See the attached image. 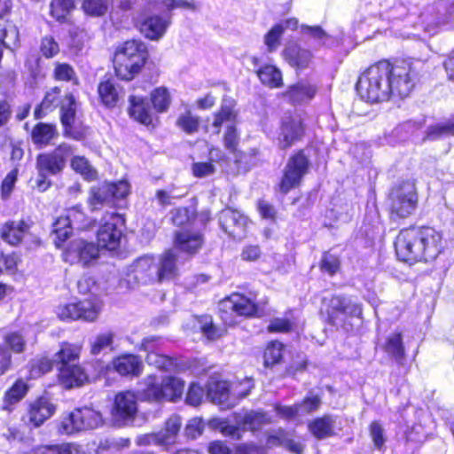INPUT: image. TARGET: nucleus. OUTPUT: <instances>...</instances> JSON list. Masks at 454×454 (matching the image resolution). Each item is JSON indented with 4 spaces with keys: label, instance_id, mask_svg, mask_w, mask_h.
<instances>
[{
    "label": "nucleus",
    "instance_id": "obj_1",
    "mask_svg": "<svg viewBox=\"0 0 454 454\" xmlns=\"http://www.w3.org/2000/svg\"><path fill=\"white\" fill-rule=\"evenodd\" d=\"M417 78L418 74L411 63L392 65L383 60L371 66L360 75L356 90L365 101L385 102L392 96H408Z\"/></svg>",
    "mask_w": 454,
    "mask_h": 454
},
{
    "label": "nucleus",
    "instance_id": "obj_2",
    "mask_svg": "<svg viewBox=\"0 0 454 454\" xmlns=\"http://www.w3.org/2000/svg\"><path fill=\"white\" fill-rule=\"evenodd\" d=\"M395 248L400 261L432 262L443 251L444 242L442 232L433 227H412L400 231Z\"/></svg>",
    "mask_w": 454,
    "mask_h": 454
},
{
    "label": "nucleus",
    "instance_id": "obj_3",
    "mask_svg": "<svg viewBox=\"0 0 454 454\" xmlns=\"http://www.w3.org/2000/svg\"><path fill=\"white\" fill-rule=\"evenodd\" d=\"M77 288L80 294H90L91 296L77 302L59 306L56 309L57 316L61 320L95 321L102 309V301L97 294L98 286L95 279L90 276H82L77 282Z\"/></svg>",
    "mask_w": 454,
    "mask_h": 454
},
{
    "label": "nucleus",
    "instance_id": "obj_4",
    "mask_svg": "<svg viewBox=\"0 0 454 454\" xmlns=\"http://www.w3.org/2000/svg\"><path fill=\"white\" fill-rule=\"evenodd\" d=\"M147 59L145 44L139 40L125 42L116 51L114 69L121 80H131L139 73Z\"/></svg>",
    "mask_w": 454,
    "mask_h": 454
},
{
    "label": "nucleus",
    "instance_id": "obj_5",
    "mask_svg": "<svg viewBox=\"0 0 454 454\" xmlns=\"http://www.w3.org/2000/svg\"><path fill=\"white\" fill-rule=\"evenodd\" d=\"M419 22L424 31L434 35L454 26V4L438 1L427 5L420 12Z\"/></svg>",
    "mask_w": 454,
    "mask_h": 454
},
{
    "label": "nucleus",
    "instance_id": "obj_6",
    "mask_svg": "<svg viewBox=\"0 0 454 454\" xmlns=\"http://www.w3.org/2000/svg\"><path fill=\"white\" fill-rule=\"evenodd\" d=\"M105 423L102 414L91 407L76 408L59 421L58 431L61 434L71 435L82 431L92 430Z\"/></svg>",
    "mask_w": 454,
    "mask_h": 454
},
{
    "label": "nucleus",
    "instance_id": "obj_7",
    "mask_svg": "<svg viewBox=\"0 0 454 454\" xmlns=\"http://www.w3.org/2000/svg\"><path fill=\"white\" fill-rule=\"evenodd\" d=\"M158 282L160 281L157 257L145 254L138 257L127 268L125 278L121 279V284L126 285L127 288H134L137 285Z\"/></svg>",
    "mask_w": 454,
    "mask_h": 454
},
{
    "label": "nucleus",
    "instance_id": "obj_8",
    "mask_svg": "<svg viewBox=\"0 0 454 454\" xmlns=\"http://www.w3.org/2000/svg\"><path fill=\"white\" fill-rule=\"evenodd\" d=\"M240 389L233 393L230 392V384L224 380H210L207 384V397L222 409H231L235 406L238 400L246 397L253 383L251 379L246 378L240 384Z\"/></svg>",
    "mask_w": 454,
    "mask_h": 454
},
{
    "label": "nucleus",
    "instance_id": "obj_9",
    "mask_svg": "<svg viewBox=\"0 0 454 454\" xmlns=\"http://www.w3.org/2000/svg\"><path fill=\"white\" fill-rule=\"evenodd\" d=\"M326 313L329 324L346 328L350 325L349 319L361 317L362 307L350 296L334 295L329 301Z\"/></svg>",
    "mask_w": 454,
    "mask_h": 454
},
{
    "label": "nucleus",
    "instance_id": "obj_10",
    "mask_svg": "<svg viewBox=\"0 0 454 454\" xmlns=\"http://www.w3.org/2000/svg\"><path fill=\"white\" fill-rule=\"evenodd\" d=\"M390 210L393 219H403L411 215L418 202V197L413 184L404 182L395 187L390 193Z\"/></svg>",
    "mask_w": 454,
    "mask_h": 454
},
{
    "label": "nucleus",
    "instance_id": "obj_11",
    "mask_svg": "<svg viewBox=\"0 0 454 454\" xmlns=\"http://www.w3.org/2000/svg\"><path fill=\"white\" fill-rule=\"evenodd\" d=\"M222 320L227 325L236 324L232 315L253 317L258 313V308L253 298L235 293L223 299L219 304Z\"/></svg>",
    "mask_w": 454,
    "mask_h": 454
},
{
    "label": "nucleus",
    "instance_id": "obj_12",
    "mask_svg": "<svg viewBox=\"0 0 454 454\" xmlns=\"http://www.w3.org/2000/svg\"><path fill=\"white\" fill-rule=\"evenodd\" d=\"M129 191L130 185L126 180L105 183L90 189L88 201L91 209L96 210L114 200L126 198Z\"/></svg>",
    "mask_w": 454,
    "mask_h": 454
},
{
    "label": "nucleus",
    "instance_id": "obj_13",
    "mask_svg": "<svg viewBox=\"0 0 454 454\" xmlns=\"http://www.w3.org/2000/svg\"><path fill=\"white\" fill-rule=\"evenodd\" d=\"M123 223V218L119 214L105 215L97 233L98 246L109 251L117 249L122 237Z\"/></svg>",
    "mask_w": 454,
    "mask_h": 454
},
{
    "label": "nucleus",
    "instance_id": "obj_14",
    "mask_svg": "<svg viewBox=\"0 0 454 454\" xmlns=\"http://www.w3.org/2000/svg\"><path fill=\"white\" fill-rule=\"evenodd\" d=\"M74 148L68 144H61L50 153L38 155L36 166L38 173L58 175L66 167L67 160L74 154Z\"/></svg>",
    "mask_w": 454,
    "mask_h": 454
},
{
    "label": "nucleus",
    "instance_id": "obj_15",
    "mask_svg": "<svg viewBox=\"0 0 454 454\" xmlns=\"http://www.w3.org/2000/svg\"><path fill=\"white\" fill-rule=\"evenodd\" d=\"M181 428V418L172 415L165 423V427L158 433L140 434L136 438L138 446H167L176 442Z\"/></svg>",
    "mask_w": 454,
    "mask_h": 454
},
{
    "label": "nucleus",
    "instance_id": "obj_16",
    "mask_svg": "<svg viewBox=\"0 0 454 454\" xmlns=\"http://www.w3.org/2000/svg\"><path fill=\"white\" fill-rule=\"evenodd\" d=\"M309 168V160L302 152L292 156L285 168L284 176L279 184V189L283 193H287L291 189L299 185Z\"/></svg>",
    "mask_w": 454,
    "mask_h": 454
},
{
    "label": "nucleus",
    "instance_id": "obj_17",
    "mask_svg": "<svg viewBox=\"0 0 454 454\" xmlns=\"http://www.w3.org/2000/svg\"><path fill=\"white\" fill-rule=\"evenodd\" d=\"M137 397L131 391L120 392L115 395L112 417L119 427L133 421L137 412Z\"/></svg>",
    "mask_w": 454,
    "mask_h": 454
},
{
    "label": "nucleus",
    "instance_id": "obj_18",
    "mask_svg": "<svg viewBox=\"0 0 454 454\" xmlns=\"http://www.w3.org/2000/svg\"><path fill=\"white\" fill-rule=\"evenodd\" d=\"M99 247L82 239L73 240L63 253L66 262L86 266L98 256Z\"/></svg>",
    "mask_w": 454,
    "mask_h": 454
},
{
    "label": "nucleus",
    "instance_id": "obj_19",
    "mask_svg": "<svg viewBox=\"0 0 454 454\" xmlns=\"http://www.w3.org/2000/svg\"><path fill=\"white\" fill-rule=\"evenodd\" d=\"M322 404V399L318 395H309L301 403L294 405H275L276 412L285 419H298L314 411H317Z\"/></svg>",
    "mask_w": 454,
    "mask_h": 454
},
{
    "label": "nucleus",
    "instance_id": "obj_20",
    "mask_svg": "<svg viewBox=\"0 0 454 454\" xmlns=\"http://www.w3.org/2000/svg\"><path fill=\"white\" fill-rule=\"evenodd\" d=\"M305 130L299 116H285L282 119L278 135V145L285 150L300 141Z\"/></svg>",
    "mask_w": 454,
    "mask_h": 454
},
{
    "label": "nucleus",
    "instance_id": "obj_21",
    "mask_svg": "<svg viewBox=\"0 0 454 454\" xmlns=\"http://www.w3.org/2000/svg\"><path fill=\"white\" fill-rule=\"evenodd\" d=\"M56 411L55 405L46 396H41L28 404L27 411L22 419L33 427H41Z\"/></svg>",
    "mask_w": 454,
    "mask_h": 454
},
{
    "label": "nucleus",
    "instance_id": "obj_22",
    "mask_svg": "<svg viewBox=\"0 0 454 454\" xmlns=\"http://www.w3.org/2000/svg\"><path fill=\"white\" fill-rule=\"evenodd\" d=\"M171 24V15L153 14L145 17L139 22L140 32L148 39L157 41L166 33Z\"/></svg>",
    "mask_w": 454,
    "mask_h": 454
},
{
    "label": "nucleus",
    "instance_id": "obj_23",
    "mask_svg": "<svg viewBox=\"0 0 454 454\" xmlns=\"http://www.w3.org/2000/svg\"><path fill=\"white\" fill-rule=\"evenodd\" d=\"M176 247L182 252L196 254L203 244L200 232L184 229L176 234Z\"/></svg>",
    "mask_w": 454,
    "mask_h": 454
},
{
    "label": "nucleus",
    "instance_id": "obj_24",
    "mask_svg": "<svg viewBox=\"0 0 454 454\" xmlns=\"http://www.w3.org/2000/svg\"><path fill=\"white\" fill-rule=\"evenodd\" d=\"M129 114L137 121L149 125L153 121L151 106L142 96L131 95L129 98Z\"/></svg>",
    "mask_w": 454,
    "mask_h": 454
},
{
    "label": "nucleus",
    "instance_id": "obj_25",
    "mask_svg": "<svg viewBox=\"0 0 454 454\" xmlns=\"http://www.w3.org/2000/svg\"><path fill=\"white\" fill-rule=\"evenodd\" d=\"M114 369L122 376H138L143 370V363L137 356L125 354L113 360Z\"/></svg>",
    "mask_w": 454,
    "mask_h": 454
},
{
    "label": "nucleus",
    "instance_id": "obj_26",
    "mask_svg": "<svg viewBox=\"0 0 454 454\" xmlns=\"http://www.w3.org/2000/svg\"><path fill=\"white\" fill-rule=\"evenodd\" d=\"M283 57L291 67L298 69L309 67L313 58L310 51L303 49L297 44L286 46L283 51Z\"/></svg>",
    "mask_w": 454,
    "mask_h": 454
},
{
    "label": "nucleus",
    "instance_id": "obj_27",
    "mask_svg": "<svg viewBox=\"0 0 454 454\" xmlns=\"http://www.w3.org/2000/svg\"><path fill=\"white\" fill-rule=\"evenodd\" d=\"M219 223L222 229L230 235H236L235 228L244 231L248 219L243 214L231 208L224 209L220 214Z\"/></svg>",
    "mask_w": 454,
    "mask_h": 454
},
{
    "label": "nucleus",
    "instance_id": "obj_28",
    "mask_svg": "<svg viewBox=\"0 0 454 454\" xmlns=\"http://www.w3.org/2000/svg\"><path fill=\"white\" fill-rule=\"evenodd\" d=\"M59 379L64 387L71 388L81 386L87 380V375L81 366L66 364L60 366Z\"/></svg>",
    "mask_w": 454,
    "mask_h": 454
},
{
    "label": "nucleus",
    "instance_id": "obj_29",
    "mask_svg": "<svg viewBox=\"0 0 454 454\" xmlns=\"http://www.w3.org/2000/svg\"><path fill=\"white\" fill-rule=\"evenodd\" d=\"M336 417L325 414L310 421L308 425L309 432L318 440L331 437L334 434Z\"/></svg>",
    "mask_w": 454,
    "mask_h": 454
},
{
    "label": "nucleus",
    "instance_id": "obj_30",
    "mask_svg": "<svg viewBox=\"0 0 454 454\" xmlns=\"http://www.w3.org/2000/svg\"><path fill=\"white\" fill-rule=\"evenodd\" d=\"M162 402L176 403L182 398L184 381L174 376H165L161 379Z\"/></svg>",
    "mask_w": 454,
    "mask_h": 454
},
{
    "label": "nucleus",
    "instance_id": "obj_31",
    "mask_svg": "<svg viewBox=\"0 0 454 454\" xmlns=\"http://www.w3.org/2000/svg\"><path fill=\"white\" fill-rule=\"evenodd\" d=\"M302 36L309 42L314 49L330 46L333 38L320 26H306L301 27Z\"/></svg>",
    "mask_w": 454,
    "mask_h": 454
},
{
    "label": "nucleus",
    "instance_id": "obj_32",
    "mask_svg": "<svg viewBox=\"0 0 454 454\" xmlns=\"http://www.w3.org/2000/svg\"><path fill=\"white\" fill-rule=\"evenodd\" d=\"M143 388L138 390V398L147 402H162L161 380L154 375L147 376L143 381Z\"/></svg>",
    "mask_w": 454,
    "mask_h": 454
},
{
    "label": "nucleus",
    "instance_id": "obj_33",
    "mask_svg": "<svg viewBox=\"0 0 454 454\" xmlns=\"http://www.w3.org/2000/svg\"><path fill=\"white\" fill-rule=\"evenodd\" d=\"M383 350L398 364H403L405 358V349L403 336L399 332L390 333L382 346Z\"/></svg>",
    "mask_w": 454,
    "mask_h": 454
},
{
    "label": "nucleus",
    "instance_id": "obj_34",
    "mask_svg": "<svg viewBox=\"0 0 454 454\" xmlns=\"http://www.w3.org/2000/svg\"><path fill=\"white\" fill-rule=\"evenodd\" d=\"M267 443L283 446L294 454H301L304 450V445L301 442L293 439L290 433L284 429H278L270 434L267 439Z\"/></svg>",
    "mask_w": 454,
    "mask_h": 454
},
{
    "label": "nucleus",
    "instance_id": "obj_35",
    "mask_svg": "<svg viewBox=\"0 0 454 454\" xmlns=\"http://www.w3.org/2000/svg\"><path fill=\"white\" fill-rule=\"evenodd\" d=\"M317 88L309 82H298L289 88L286 97L293 104H303L310 101L316 95Z\"/></svg>",
    "mask_w": 454,
    "mask_h": 454
},
{
    "label": "nucleus",
    "instance_id": "obj_36",
    "mask_svg": "<svg viewBox=\"0 0 454 454\" xmlns=\"http://www.w3.org/2000/svg\"><path fill=\"white\" fill-rule=\"evenodd\" d=\"M77 102L73 94L68 93L60 102L61 122L67 134H71L77 110Z\"/></svg>",
    "mask_w": 454,
    "mask_h": 454
},
{
    "label": "nucleus",
    "instance_id": "obj_37",
    "mask_svg": "<svg viewBox=\"0 0 454 454\" xmlns=\"http://www.w3.org/2000/svg\"><path fill=\"white\" fill-rule=\"evenodd\" d=\"M27 231V225L24 222H8L1 228V238L6 243L16 246Z\"/></svg>",
    "mask_w": 454,
    "mask_h": 454
},
{
    "label": "nucleus",
    "instance_id": "obj_38",
    "mask_svg": "<svg viewBox=\"0 0 454 454\" xmlns=\"http://www.w3.org/2000/svg\"><path fill=\"white\" fill-rule=\"evenodd\" d=\"M176 255L173 250L166 251L160 258H157L159 269V281L165 278H171L176 271Z\"/></svg>",
    "mask_w": 454,
    "mask_h": 454
},
{
    "label": "nucleus",
    "instance_id": "obj_39",
    "mask_svg": "<svg viewBox=\"0 0 454 454\" xmlns=\"http://www.w3.org/2000/svg\"><path fill=\"white\" fill-rule=\"evenodd\" d=\"M270 422V416L262 411H249L247 412L241 419L238 420L239 426L244 430L255 431L260 429L263 425Z\"/></svg>",
    "mask_w": 454,
    "mask_h": 454
},
{
    "label": "nucleus",
    "instance_id": "obj_40",
    "mask_svg": "<svg viewBox=\"0 0 454 454\" xmlns=\"http://www.w3.org/2000/svg\"><path fill=\"white\" fill-rule=\"evenodd\" d=\"M59 94L60 89L59 87H54L46 93L41 104L35 110V119L43 118L47 112L52 111L60 105Z\"/></svg>",
    "mask_w": 454,
    "mask_h": 454
},
{
    "label": "nucleus",
    "instance_id": "obj_41",
    "mask_svg": "<svg viewBox=\"0 0 454 454\" xmlns=\"http://www.w3.org/2000/svg\"><path fill=\"white\" fill-rule=\"evenodd\" d=\"M260 81L270 88H279L282 86V73L272 65H265L257 71Z\"/></svg>",
    "mask_w": 454,
    "mask_h": 454
},
{
    "label": "nucleus",
    "instance_id": "obj_42",
    "mask_svg": "<svg viewBox=\"0 0 454 454\" xmlns=\"http://www.w3.org/2000/svg\"><path fill=\"white\" fill-rule=\"evenodd\" d=\"M56 127L52 124L40 122L32 130V139L36 145H48L57 137Z\"/></svg>",
    "mask_w": 454,
    "mask_h": 454
},
{
    "label": "nucleus",
    "instance_id": "obj_43",
    "mask_svg": "<svg viewBox=\"0 0 454 454\" xmlns=\"http://www.w3.org/2000/svg\"><path fill=\"white\" fill-rule=\"evenodd\" d=\"M98 92L101 102L107 107H114L119 99L117 88L110 80L101 82Z\"/></svg>",
    "mask_w": 454,
    "mask_h": 454
},
{
    "label": "nucleus",
    "instance_id": "obj_44",
    "mask_svg": "<svg viewBox=\"0 0 454 454\" xmlns=\"http://www.w3.org/2000/svg\"><path fill=\"white\" fill-rule=\"evenodd\" d=\"M52 76L56 81L71 82L73 85L79 83L74 69L67 63L55 62Z\"/></svg>",
    "mask_w": 454,
    "mask_h": 454
},
{
    "label": "nucleus",
    "instance_id": "obj_45",
    "mask_svg": "<svg viewBox=\"0 0 454 454\" xmlns=\"http://www.w3.org/2000/svg\"><path fill=\"white\" fill-rule=\"evenodd\" d=\"M4 348H9L15 354H20L24 352L26 348V340L20 331H11L7 332L3 335Z\"/></svg>",
    "mask_w": 454,
    "mask_h": 454
},
{
    "label": "nucleus",
    "instance_id": "obj_46",
    "mask_svg": "<svg viewBox=\"0 0 454 454\" xmlns=\"http://www.w3.org/2000/svg\"><path fill=\"white\" fill-rule=\"evenodd\" d=\"M450 135H454V121L436 123L428 127L427 131V138L430 140H435Z\"/></svg>",
    "mask_w": 454,
    "mask_h": 454
},
{
    "label": "nucleus",
    "instance_id": "obj_47",
    "mask_svg": "<svg viewBox=\"0 0 454 454\" xmlns=\"http://www.w3.org/2000/svg\"><path fill=\"white\" fill-rule=\"evenodd\" d=\"M113 342L114 334L112 333L98 334L90 341V351L93 355L111 351L113 348Z\"/></svg>",
    "mask_w": 454,
    "mask_h": 454
},
{
    "label": "nucleus",
    "instance_id": "obj_48",
    "mask_svg": "<svg viewBox=\"0 0 454 454\" xmlns=\"http://www.w3.org/2000/svg\"><path fill=\"white\" fill-rule=\"evenodd\" d=\"M71 167L75 172L81 174L87 180H94L97 177V171L84 157H73L71 160Z\"/></svg>",
    "mask_w": 454,
    "mask_h": 454
},
{
    "label": "nucleus",
    "instance_id": "obj_49",
    "mask_svg": "<svg viewBox=\"0 0 454 454\" xmlns=\"http://www.w3.org/2000/svg\"><path fill=\"white\" fill-rule=\"evenodd\" d=\"M151 99L154 109L160 113L167 111L171 101L169 92L164 87L156 88L151 93Z\"/></svg>",
    "mask_w": 454,
    "mask_h": 454
},
{
    "label": "nucleus",
    "instance_id": "obj_50",
    "mask_svg": "<svg viewBox=\"0 0 454 454\" xmlns=\"http://www.w3.org/2000/svg\"><path fill=\"white\" fill-rule=\"evenodd\" d=\"M176 126L187 134H193L199 129L200 120L190 111H186L178 116Z\"/></svg>",
    "mask_w": 454,
    "mask_h": 454
},
{
    "label": "nucleus",
    "instance_id": "obj_51",
    "mask_svg": "<svg viewBox=\"0 0 454 454\" xmlns=\"http://www.w3.org/2000/svg\"><path fill=\"white\" fill-rule=\"evenodd\" d=\"M283 348V344L278 341L269 343L263 355L264 365L268 367L278 364L282 358Z\"/></svg>",
    "mask_w": 454,
    "mask_h": 454
},
{
    "label": "nucleus",
    "instance_id": "obj_52",
    "mask_svg": "<svg viewBox=\"0 0 454 454\" xmlns=\"http://www.w3.org/2000/svg\"><path fill=\"white\" fill-rule=\"evenodd\" d=\"M79 348L68 343L62 344L60 350L56 354L57 360L61 365L75 364L78 358Z\"/></svg>",
    "mask_w": 454,
    "mask_h": 454
},
{
    "label": "nucleus",
    "instance_id": "obj_53",
    "mask_svg": "<svg viewBox=\"0 0 454 454\" xmlns=\"http://www.w3.org/2000/svg\"><path fill=\"white\" fill-rule=\"evenodd\" d=\"M27 389V385L23 380H17L5 393L4 402L8 404L18 403L26 395Z\"/></svg>",
    "mask_w": 454,
    "mask_h": 454
},
{
    "label": "nucleus",
    "instance_id": "obj_54",
    "mask_svg": "<svg viewBox=\"0 0 454 454\" xmlns=\"http://www.w3.org/2000/svg\"><path fill=\"white\" fill-rule=\"evenodd\" d=\"M283 33V24H276L264 35V43L268 51H275L279 47Z\"/></svg>",
    "mask_w": 454,
    "mask_h": 454
},
{
    "label": "nucleus",
    "instance_id": "obj_55",
    "mask_svg": "<svg viewBox=\"0 0 454 454\" xmlns=\"http://www.w3.org/2000/svg\"><path fill=\"white\" fill-rule=\"evenodd\" d=\"M234 119L235 114L231 104L227 105L224 101L221 106L220 111L215 115L213 126L216 129L215 132L219 133L220 128L224 122H231Z\"/></svg>",
    "mask_w": 454,
    "mask_h": 454
},
{
    "label": "nucleus",
    "instance_id": "obj_56",
    "mask_svg": "<svg viewBox=\"0 0 454 454\" xmlns=\"http://www.w3.org/2000/svg\"><path fill=\"white\" fill-rule=\"evenodd\" d=\"M146 361L149 364L163 371H170L175 366L171 357L161 355L159 352L147 354Z\"/></svg>",
    "mask_w": 454,
    "mask_h": 454
},
{
    "label": "nucleus",
    "instance_id": "obj_57",
    "mask_svg": "<svg viewBox=\"0 0 454 454\" xmlns=\"http://www.w3.org/2000/svg\"><path fill=\"white\" fill-rule=\"evenodd\" d=\"M79 452L80 446L74 443H63L40 448V454H79Z\"/></svg>",
    "mask_w": 454,
    "mask_h": 454
},
{
    "label": "nucleus",
    "instance_id": "obj_58",
    "mask_svg": "<svg viewBox=\"0 0 454 454\" xmlns=\"http://www.w3.org/2000/svg\"><path fill=\"white\" fill-rule=\"evenodd\" d=\"M69 224L73 229H83L86 226V216L80 206L68 208L66 212Z\"/></svg>",
    "mask_w": 454,
    "mask_h": 454
},
{
    "label": "nucleus",
    "instance_id": "obj_59",
    "mask_svg": "<svg viewBox=\"0 0 454 454\" xmlns=\"http://www.w3.org/2000/svg\"><path fill=\"white\" fill-rule=\"evenodd\" d=\"M53 232L59 242H64L71 234L72 228L67 215H61L53 223Z\"/></svg>",
    "mask_w": 454,
    "mask_h": 454
},
{
    "label": "nucleus",
    "instance_id": "obj_60",
    "mask_svg": "<svg viewBox=\"0 0 454 454\" xmlns=\"http://www.w3.org/2000/svg\"><path fill=\"white\" fill-rule=\"evenodd\" d=\"M72 7V0H52L51 4V14L56 20H60L66 17Z\"/></svg>",
    "mask_w": 454,
    "mask_h": 454
},
{
    "label": "nucleus",
    "instance_id": "obj_61",
    "mask_svg": "<svg viewBox=\"0 0 454 454\" xmlns=\"http://www.w3.org/2000/svg\"><path fill=\"white\" fill-rule=\"evenodd\" d=\"M82 8L90 15L101 16L106 12L108 3L107 0H84Z\"/></svg>",
    "mask_w": 454,
    "mask_h": 454
},
{
    "label": "nucleus",
    "instance_id": "obj_62",
    "mask_svg": "<svg viewBox=\"0 0 454 454\" xmlns=\"http://www.w3.org/2000/svg\"><path fill=\"white\" fill-rule=\"evenodd\" d=\"M370 436L378 450H381L386 442L384 428L379 421H372L370 425Z\"/></svg>",
    "mask_w": 454,
    "mask_h": 454
},
{
    "label": "nucleus",
    "instance_id": "obj_63",
    "mask_svg": "<svg viewBox=\"0 0 454 454\" xmlns=\"http://www.w3.org/2000/svg\"><path fill=\"white\" fill-rule=\"evenodd\" d=\"M205 390L198 383H192L186 394L185 403L191 406H198L201 403Z\"/></svg>",
    "mask_w": 454,
    "mask_h": 454
},
{
    "label": "nucleus",
    "instance_id": "obj_64",
    "mask_svg": "<svg viewBox=\"0 0 454 454\" xmlns=\"http://www.w3.org/2000/svg\"><path fill=\"white\" fill-rule=\"evenodd\" d=\"M201 332L208 340H216L223 335V330L214 325L210 317H204L201 321Z\"/></svg>",
    "mask_w": 454,
    "mask_h": 454
}]
</instances>
